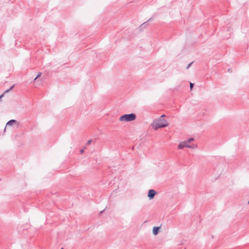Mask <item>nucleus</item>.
<instances>
[{
    "label": "nucleus",
    "mask_w": 249,
    "mask_h": 249,
    "mask_svg": "<svg viewBox=\"0 0 249 249\" xmlns=\"http://www.w3.org/2000/svg\"><path fill=\"white\" fill-rule=\"evenodd\" d=\"M156 194V191L153 189H150L148 191V197L149 199H152Z\"/></svg>",
    "instance_id": "obj_4"
},
{
    "label": "nucleus",
    "mask_w": 249,
    "mask_h": 249,
    "mask_svg": "<svg viewBox=\"0 0 249 249\" xmlns=\"http://www.w3.org/2000/svg\"><path fill=\"white\" fill-rule=\"evenodd\" d=\"M136 115L134 113L124 114L121 116L119 119L120 121L130 122L135 120Z\"/></svg>",
    "instance_id": "obj_2"
},
{
    "label": "nucleus",
    "mask_w": 249,
    "mask_h": 249,
    "mask_svg": "<svg viewBox=\"0 0 249 249\" xmlns=\"http://www.w3.org/2000/svg\"><path fill=\"white\" fill-rule=\"evenodd\" d=\"M14 85H13L12 87H11V88L10 89L5 90L3 94L9 92L10 91H11L14 88Z\"/></svg>",
    "instance_id": "obj_7"
},
{
    "label": "nucleus",
    "mask_w": 249,
    "mask_h": 249,
    "mask_svg": "<svg viewBox=\"0 0 249 249\" xmlns=\"http://www.w3.org/2000/svg\"><path fill=\"white\" fill-rule=\"evenodd\" d=\"M194 141V139L193 138H189V139H188L187 140H186V141L189 143H190L191 142Z\"/></svg>",
    "instance_id": "obj_8"
},
{
    "label": "nucleus",
    "mask_w": 249,
    "mask_h": 249,
    "mask_svg": "<svg viewBox=\"0 0 249 249\" xmlns=\"http://www.w3.org/2000/svg\"><path fill=\"white\" fill-rule=\"evenodd\" d=\"M160 227H154L153 229V233L154 235H157L159 232Z\"/></svg>",
    "instance_id": "obj_5"
},
{
    "label": "nucleus",
    "mask_w": 249,
    "mask_h": 249,
    "mask_svg": "<svg viewBox=\"0 0 249 249\" xmlns=\"http://www.w3.org/2000/svg\"><path fill=\"white\" fill-rule=\"evenodd\" d=\"M151 125L154 130H157L159 128L167 126L168 123L165 119L160 117L157 119L154 120L151 124Z\"/></svg>",
    "instance_id": "obj_1"
},
{
    "label": "nucleus",
    "mask_w": 249,
    "mask_h": 249,
    "mask_svg": "<svg viewBox=\"0 0 249 249\" xmlns=\"http://www.w3.org/2000/svg\"><path fill=\"white\" fill-rule=\"evenodd\" d=\"M192 63H193L192 62V63H190V64H189L188 65V66H187L186 69H189L190 67V66L192 65Z\"/></svg>",
    "instance_id": "obj_12"
},
{
    "label": "nucleus",
    "mask_w": 249,
    "mask_h": 249,
    "mask_svg": "<svg viewBox=\"0 0 249 249\" xmlns=\"http://www.w3.org/2000/svg\"><path fill=\"white\" fill-rule=\"evenodd\" d=\"M92 141V140H89L88 142H87V145L90 144L91 143Z\"/></svg>",
    "instance_id": "obj_11"
},
{
    "label": "nucleus",
    "mask_w": 249,
    "mask_h": 249,
    "mask_svg": "<svg viewBox=\"0 0 249 249\" xmlns=\"http://www.w3.org/2000/svg\"><path fill=\"white\" fill-rule=\"evenodd\" d=\"M61 249H64L62 248H61Z\"/></svg>",
    "instance_id": "obj_18"
},
{
    "label": "nucleus",
    "mask_w": 249,
    "mask_h": 249,
    "mask_svg": "<svg viewBox=\"0 0 249 249\" xmlns=\"http://www.w3.org/2000/svg\"><path fill=\"white\" fill-rule=\"evenodd\" d=\"M196 145L193 146L190 145L189 143L186 141H184L180 142L178 145V149H183L185 147L189 148H194L195 147H196Z\"/></svg>",
    "instance_id": "obj_3"
},
{
    "label": "nucleus",
    "mask_w": 249,
    "mask_h": 249,
    "mask_svg": "<svg viewBox=\"0 0 249 249\" xmlns=\"http://www.w3.org/2000/svg\"><path fill=\"white\" fill-rule=\"evenodd\" d=\"M193 86H194V84L192 83H190V89L191 90L193 88Z\"/></svg>",
    "instance_id": "obj_10"
},
{
    "label": "nucleus",
    "mask_w": 249,
    "mask_h": 249,
    "mask_svg": "<svg viewBox=\"0 0 249 249\" xmlns=\"http://www.w3.org/2000/svg\"><path fill=\"white\" fill-rule=\"evenodd\" d=\"M80 152L81 154H83L84 153V149H81Z\"/></svg>",
    "instance_id": "obj_13"
},
{
    "label": "nucleus",
    "mask_w": 249,
    "mask_h": 249,
    "mask_svg": "<svg viewBox=\"0 0 249 249\" xmlns=\"http://www.w3.org/2000/svg\"><path fill=\"white\" fill-rule=\"evenodd\" d=\"M16 123V121L15 120H11L7 123L6 126H12L14 124H15Z\"/></svg>",
    "instance_id": "obj_6"
},
{
    "label": "nucleus",
    "mask_w": 249,
    "mask_h": 249,
    "mask_svg": "<svg viewBox=\"0 0 249 249\" xmlns=\"http://www.w3.org/2000/svg\"><path fill=\"white\" fill-rule=\"evenodd\" d=\"M103 211H101V212H100V213H103Z\"/></svg>",
    "instance_id": "obj_17"
},
{
    "label": "nucleus",
    "mask_w": 249,
    "mask_h": 249,
    "mask_svg": "<svg viewBox=\"0 0 249 249\" xmlns=\"http://www.w3.org/2000/svg\"><path fill=\"white\" fill-rule=\"evenodd\" d=\"M37 79H36V77L34 79V81L35 82L36 80Z\"/></svg>",
    "instance_id": "obj_16"
},
{
    "label": "nucleus",
    "mask_w": 249,
    "mask_h": 249,
    "mask_svg": "<svg viewBox=\"0 0 249 249\" xmlns=\"http://www.w3.org/2000/svg\"><path fill=\"white\" fill-rule=\"evenodd\" d=\"M4 94H1L0 95V99L3 96Z\"/></svg>",
    "instance_id": "obj_14"
},
{
    "label": "nucleus",
    "mask_w": 249,
    "mask_h": 249,
    "mask_svg": "<svg viewBox=\"0 0 249 249\" xmlns=\"http://www.w3.org/2000/svg\"><path fill=\"white\" fill-rule=\"evenodd\" d=\"M248 203H249V201H248Z\"/></svg>",
    "instance_id": "obj_19"
},
{
    "label": "nucleus",
    "mask_w": 249,
    "mask_h": 249,
    "mask_svg": "<svg viewBox=\"0 0 249 249\" xmlns=\"http://www.w3.org/2000/svg\"><path fill=\"white\" fill-rule=\"evenodd\" d=\"M41 74H42V73H41V72H38V74H37V75H36V79H37V78H38L39 77H40V76H41Z\"/></svg>",
    "instance_id": "obj_9"
},
{
    "label": "nucleus",
    "mask_w": 249,
    "mask_h": 249,
    "mask_svg": "<svg viewBox=\"0 0 249 249\" xmlns=\"http://www.w3.org/2000/svg\"><path fill=\"white\" fill-rule=\"evenodd\" d=\"M165 116V115H162L160 117H161V118H162V117H164Z\"/></svg>",
    "instance_id": "obj_15"
}]
</instances>
